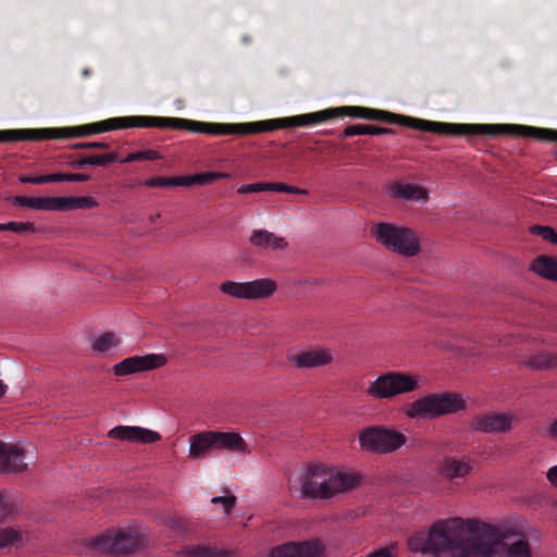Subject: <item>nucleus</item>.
<instances>
[{"label": "nucleus", "mask_w": 557, "mask_h": 557, "mask_svg": "<svg viewBox=\"0 0 557 557\" xmlns=\"http://www.w3.org/2000/svg\"><path fill=\"white\" fill-rule=\"evenodd\" d=\"M8 450L12 451L8 454L4 472H24L27 470L29 463L37 461L38 455L37 449L33 444L29 443H9Z\"/></svg>", "instance_id": "6ab92c4d"}, {"label": "nucleus", "mask_w": 557, "mask_h": 557, "mask_svg": "<svg viewBox=\"0 0 557 557\" xmlns=\"http://www.w3.org/2000/svg\"><path fill=\"white\" fill-rule=\"evenodd\" d=\"M45 184L55 182H66V173H52L44 175Z\"/></svg>", "instance_id": "49530a36"}, {"label": "nucleus", "mask_w": 557, "mask_h": 557, "mask_svg": "<svg viewBox=\"0 0 557 557\" xmlns=\"http://www.w3.org/2000/svg\"><path fill=\"white\" fill-rule=\"evenodd\" d=\"M277 289L274 280L265 277L249 282L225 281L220 285V290L233 298L244 300H257L272 296Z\"/></svg>", "instance_id": "f8f14e48"}, {"label": "nucleus", "mask_w": 557, "mask_h": 557, "mask_svg": "<svg viewBox=\"0 0 557 557\" xmlns=\"http://www.w3.org/2000/svg\"><path fill=\"white\" fill-rule=\"evenodd\" d=\"M77 147H81V148H100V149H103V148H108L109 145L106 144V143H101V141H92V143H85V144H79L77 145Z\"/></svg>", "instance_id": "3c124183"}, {"label": "nucleus", "mask_w": 557, "mask_h": 557, "mask_svg": "<svg viewBox=\"0 0 557 557\" xmlns=\"http://www.w3.org/2000/svg\"><path fill=\"white\" fill-rule=\"evenodd\" d=\"M108 435L111 438L139 444H152L161 440V435L157 431L129 425L115 426L109 431Z\"/></svg>", "instance_id": "aec40b11"}, {"label": "nucleus", "mask_w": 557, "mask_h": 557, "mask_svg": "<svg viewBox=\"0 0 557 557\" xmlns=\"http://www.w3.org/2000/svg\"><path fill=\"white\" fill-rule=\"evenodd\" d=\"M29 540L26 530L15 527L0 529V549L20 547Z\"/></svg>", "instance_id": "393cba45"}, {"label": "nucleus", "mask_w": 557, "mask_h": 557, "mask_svg": "<svg viewBox=\"0 0 557 557\" xmlns=\"http://www.w3.org/2000/svg\"><path fill=\"white\" fill-rule=\"evenodd\" d=\"M372 234L386 248L406 257H413L420 251V240L417 234L404 226L392 223H379Z\"/></svg>", "instance_id": "1a4fd4ad"}, {"label": "nucleus", "mask_w": 557, "mask_h": 557, "mask_svg": "<svg viewBox=\"0 0 557 557\" xmlns=\"http://www.w3.org/2000/svg\"><path fill=\"white\" fill-rule=\"evenodd\" d=\"M513 418L507 413H488L478 417L474 428L487 433H505L512 426Z\"/></svg>", "instance_id": "412c9836"}, {"label": "nucleus", "mask_w": 557, "mask_h": 557, "mask_svg": "<svg viewBox=\"0 0 557 557\" xmlns=\"http://www.w3.org/2000/svg\"><path fill=\"white\" fill-rule=\"evenodd\" d=\"M98 201L94 197H57V211H67L83 208H95Z\"/></svg>", "instance_id": "cd10ccee"}, {"label": "nucleus", "mask_w": 557, "mask_h": 557, "mask_svg": "<svg viewBox=\"0 0 557 557\" xmlns=\"http://www.w3.org/2000/svg\"><path fill=\"white\" fill-rule=\"evenodd\" d=\"M327 490L329 499L355 490L360 485L362 476L358 471L351 469H341L329 466Z\"/></svg>", "instance_id": "a211bd4d"}, {"label": "nucleus", "mask_w": 557, "mask_h": 557, "mask_svg": "<svg viewBox=\"0 0 557 557\" xmlns=\"http://www.w3.org/2000/svg\"><path fill=\"white\" fill-rule=\"evenodd\" d=\"M547 433L552 438H557V420L550 423L547 429Z\"/></svg>", "instance_id": "603ef678"}, {"label": "nucleus", "mask_w": 557, "mask_h": 557, "mask_svg": "<svg viewBox=\"0 0 557 557\" xmlns=\"http://www.w3.org/2000/svg\"><path fill=\"white\" fill-rule=\"evenodd\" d=\"M104 126V121H101L75 127L23 129V133H28L25 139L81 137L89 134L107 132V129L103 128Z\"/></svg>", "instance_id": "f3484780"}, {"label": "nucleus", "mask_w": 557, "mask_h": 557, "mask_svg": "<svg viewBox=\"0 0 557 557\" xmlns=\"http://www.w3.org/2000/svg\"><path fill=\"white\" fill-rule=\"evenodd\" d=\"M395 546L384 547L380 550H374L368 554L366 557H395Z\"/></svg>", "instance_id": "c03bdc74"}, {"label": "nucleus", "mask_w": 557, "mask_h": 557, "mask_svg": "<svg viewBox=\"0 0 557 557\" xmlns=\"http://www.w3.org/2000/svg\"><path fill=\"white\" fill-rule=\"evenodd\" d=\"M144 185L149 188L185 187V176H153L146 180Z\"/></svg>", "instance_id": "c756f323"}, {"label": "nucleus", "mask_w": 557, "mask_h": 557, "mask_svg": "<svg viewBox=\"0 0 557 557\" xmlns=\"http://www.w3.org/2000/svg\"><path fill=\"white\" fill-rule=\"evenodd\" d=\"M522 361L524 364L532 368H545L552 363V358L547 354L539 352L530 359H523Z\"/></svg>", "instance_id": "4c0bfd02"}, {"label": "nucleus", "mask_w": 557, "mask_h": 557, "mask_svg": "<svg viewBox=\"0 0 557 557\" xmlns=\"http://www.w3.org/2000/svg\"><path fill=\"white\" fill-rule=\"evenodd\" d=\"M228 175L226 173L220 172H202L194 175H188L185 176V187L209 184L216 180L225 178Z\"/></svg>", "instance_id": "2f4dec72"}, {"label": "nucleus", "mask_w": 557, "mask_h": 557, "mask_svg": "<svg viewBox=\"0 0 557 557\" xmlns=\"http://www.w3.org/2000/svg\"><path fill=\"white\" fill-rule=\"evenodd\" d=\"M168 362L164 354L135 355L123 359L113 366V373L116 376H126L138 372L160 369Z\"/></svg>", "instance_id": "4468645a"}, {"label": "nucleus", "mask_w": 557, "mask_h": 557, "mask_svg": "<svg viewBox=\"0 0 557 557\" xmlns=\"http://www.w3.org/2000/svg\"><path fill=\"white\" fill-rule=\"evenodd\" d=\"M474 520L451 517L435 521L428 531L407 540L408 549L423 557H531L524 535L487 525L479 536H468Z\"/></svg>", "instance_id": "f257e3e1"}, {"label": "nucleus", "mask_w": 557, "mask_h": 557, "mask_svg": "<svg viewBox=\"0 0 557 557\" xmlns=\"http://www.w3.org/2000/svg\"><path fill=\"white\" fill-rule=\"evenodd\" d=\"M89 180L87 174L83 173H66V182H86Z\"/></svg>", "instance_id": "09e8293b"}, {"label": "nucleus", "mask_w": 557, "mask_h": 557, "mask_svg": "<svg viewBox=\"0 0 557 557\" xmlns=\"http://www.w3.org/2000/svg\"><path fill=\"white\" fill-rule=\"evenodd\" d=\"M341 110L331 108L313 113L295 115L284 119H275L244 124L210 123V135L220 136L228 134H247L268 132L289 126H307L318 124L330 119L339 117Z\"/></svg>", "instance_id": "7ed1b4c3"}, {"label": "nucleus", "mask_w": 557, "mask_h": 557, "mask_svg": "<svg viewBox=\"0 0 557 557\" xmlns=\"http://www.w3.org/2000/svg\"><path fill=\"white\" fill-rule=\"evenodd\" d=\"M104 127L108 131L121 129L126 127H159L173 129H187L193 133L209 134L210 123L189 121L178 117H158V116H122L104 120Z\"/></svg>", "instance_id": "6e6552de"}, {"label": "nucleus", "mask_w": 557, "mask_h": 557, "mask_svg": "<svg viewBox=\"0 0 557 557\" xmlns=\"http://www.w3.org/2000/svg\"><path fill=\"white\" fill-rule=\"evenodd\" d=\"M391 129L374 126V125H364V124H356L348 126L344 129L343 136L350 137V136H357V135H382L389 133Z\"/></svg>", "instance_id": "7c9ffc66"}, {"label": "nucleus", "mask_w": 557, "mask_h": 557, "mask_svg": "<svg viewBox=\"0 0 557 557\" xmlns=\"http://www.w3.org/2000/svg\"><path fill=\"white\" fill-rule=\"evenodd\" d=\"M546 478L548 482L557 488V466H553L547 470Z\"/></svg>", "instance_id": "8fccbe9b"}, {"label": "nucleus", "mask_w": 557, "mask_h": 557, "mask_svg": "<svg viewBox=\"0 0 557 557\" xmlns=\"http://www.w3.org/2000/svg\"><path fill=\"white\" fill-rule=\"evenodd\" d=\"M20 182L24 184H45L44 175L39 176H29V175H22L20 176Z\"/></svg>", "instance_id": "de8ad7c7"}, {"label": "nucleus", "mask_w": 557, "mask_h": 557, "mask_svg": "<svg viewBox=\"0 0 557 557\" xmlns=\"http://www.w3.org/2000/svg\"><path fill=\"white\" fill-rule=\"evenodd\" d=\"M269 191L289 193L296 195L307 194V190L285 183H269Z\"/></svg>", "instance_id": "ea45409f"}, {"label": "nucleus", "mask_w": 557, "mask_h": 557, "mask_svg": "<svg viewBox=\"0 0 557 557\" xmlns=\"http://www.w3.org/2000/svg\"><path fill=\"white\" fill-rule=\"evenodd\" d=\"M160 158H161V156L159 154L158 151L149 149V150H145V151H137V152L129 153L125 158L120 159L119 161L122 163H129V162L141 161V160L153 161V160H158Z\"/></svg>", "instance_id": "f704fd0d"}, {"label": "nucleus", "mask_w": 557, "mask_h": 557, "mask_svg": "<svg viewBox=\"0 0 557 557\" xmlns=\"http://www.w3.org/2000/svg\"><path fill=\"white\" fill-rule=\"evenodd\" d=\"M211 503L214 505H220L223 509V512L225 515H230L235 506L236 497L228 493L227 495L224 496L213 497L211 499Z\"/></svg>", "instance_id": "58836bf2"}, {"label": "nucleus", "mask_w": 557, "mask_h": 557, "mask_svg": "<svg viewBox=\"0 0 557 557\" xmlns=\"http://www.w3.org/2000/svg\"><path fill=\"white\" fill-rule=\"evenodd\" d=\"M147 536L146 528L129 524L117 530L106 531L92 539L88 545L97 554L126 555L144 547Z\"/></svg>", "instance_id": "39448f33"}, {"label": "nucleus", "mask_w": 557, "mask_h": 557, "mask_svg": "<svg viewBox=\"0 0 557 557\" xmlns=\"http://www.w3.org/2000/svg\"><path fill=\"white\" fill-rule=\"evenodd\" d=\"M20 507L17 496L9 493H0V519L15 513Z\"/></svg>", "instance_id": "72a5a7b5"}, {"label": "nucleus", "mask_w": 557, "mask_h": 557, "mask_svg": "<svg viewBox=\"0 0 557 557\" xmlns=\"http://www.w3.org/2000/svg\"><path fill=\"white\" fill-rule=\"evenodd\" d=\"M0 231H11L14 233H35L36 228L32 222H8L0 223Z\"/></svg>", "instance_id": "c9c22d12"}, {"label": "nucleus", "mask_w": 557, "mask_h": 557, "mask_svg": "<svg viewBox=\"0 0 557 557\" xmlns=\"http://www.w3.org/2000/svg\"><path fill=\"white\" fill-rule=\"evenodd\" d=\"M249 242L253 247L267 251H281L288 246L286 238L268 230L252 231Z\"/></svg>", "instance_id": "4be33fe9"}, {"label": "nucleus", "mask_w": 557, "mask_h": 557, "mask_svg": "<svg viewBox=\"0 0 557 557\" xmlns=\"http://www.w3.org/2000/svg\"><path fill=\"white\" fill-rule=\"evenodd\" d=\"M28 133L21 131H0V143L24 140Z\"/></svg>", "instance_id": "79ce46f5"}, {"label": "nucleus", "mask_w": 557, "mask_h": 557, "mask_svg": "<svg viewBox=\"0 0 557 557\" xmlns=\"http://www.w3.org/2000/svg\"><path fill=\"white\" fill-rule=\"evenodd\" d=\"M188 458L199 460L211 450H226L247 455L250 453L247 442L239 433L221 431H201L189 437Z\"/></svg>", "instance_id": "423d86ee"}, {"label": "nucleus", "mask_w": 557, "mask_h": 557, "mask_svg": "<svg viewBox=\"0 0 557 557\" xmlns=\"http://www.w3.org/2000/svg\"><path fill=\"white\" fill-rule=\"evenodd\" d=\"M237 191L239 194L269 191V183H253L242 185Z\"/></svg>", "instance_id": "37998d69"}, {"label": "nucleus", "mask_w": 557, "mask_h": 557, "mask_svg": "<svg viewBox=\"0 0 557 557\" xmlns=\"http://www.w3.org/2000/svg\"><path fill=\"white\" fill-rule=\"evenodd\" d=\"M329 466L314 463L305 467L299 482L292 487L300 498L329 499Z\"/></svg>", "instance_id": "9b49d317"}, {"label": "nucleus", "mask_w": 557, "mask_h": 557, "mask_svg": "<svg viewBox=\"0 0 557 557\" xmlns=\"http://www.w3.org/2000/svg\"><path fill=\"white\" fill-rule=\"evenodd\" d=\"M405 124L424 132L445 135H491L503 133H515L523 136H534L542 140L557 141V131L536 128L532 126L518 125H493V124H453L444 122L423 121L413 117H401Z\"/></svg>", "instance_id": "f03ea898"}, {"label": "nucleus", "mask_w": 557, "mask_h": 557, "mask_svg": "<svg viewBox=\"0 0 557 557\" xmlns=\"http://www.w3.org/2000/svg\"><path fill=\"white\" fill-rule=\"evenodd\" d=\"M325 545L320 539L302 542H286L272 547L269 557H323Z\"/></svg>", "instance_id": "dca6fc26"}, {"label": "nucleus", "mask_w": 557, "mask_h": 557, "mask_svg": "<svg viewBox=\"0 0 557 557\" xmlns=\"http://www.w3.org/2000/svg\"><path fill=\"white\" fill-rule=\"evenodd\" d=\"M362 449L375 454H389L406 444V436L392 426L376 425L362 430L359 434Z\"/></svg>", "instance_id": "9d476101"}, {"label": "nucleus", "mask_w": 557, "mask_h": 557, "mask_svg": "<svg viewBox=\"0 0 557 557\" xmlns=\"http://www.w3.org/2000/svg\"><path fill=\"white\" fill-rule=\"evenodd\" d=\"M339 116L349 115L355 117H361L366 120H381L387 122H394L396 115L375 109L362 108V107H339Z\"/></svg>", "instance_id": "b1692460"}, {"label": "nucleus", "mask_w": 557, "mask_h": 557, "mask_svg": "<svg viewBox=\"0 0 557 557\" xmlns=\"http://www.w3.org/2000/svg\"><path fill=\"white\" fill-rule=\"evenodd\" d=\"M121 344V339L113 333H102L96 336L90 344V350L95 356H102L115 350Z\"/></svg>", "instance_id": "bb28decb"}, {"label": "nucleus", "mask_w": 557, "mask_h": 557, "mask_svg": "<svg viewBox=\"0 0 557 557\" xmlns=\"http://www.w3.org/2000/svg\"><path fill=\"white\" fill-rule=\"evenodd\" d=\"M532 232L545 240L557 244V233L549 226H533Z\"/></svg>", "instance_id": "a19ab883"}, {"label": "nucleus", "mask_w": 557, "mask_h": 557, "mask_svg": "<svg viewBox=\"0 0 557 557\" xmlns=\"http://www.w3.org/2000/svg\"><path fill=\"white\" fill-rule=\"evenodd\" d=\"M531 270L544 278L557 282V260L549 257L536 258Z\"/></svg>", "instance_id": "c85d7f7f"}, {"label": "nucleus", "mask_w": 557, "mask_h": 557, "mask_svg": "<svg viewBox=\"0 0 557 557\" xmlns=\"http://www.w3.org/2000/svg\"><path fill=\"white\" fill-rule=\"evenodd\" d=\"M426 380L412 372L389 371L368 382L366 395L372 400H391L420 389Z\"/></svg>", "instance_id": "20e7f679"}, {"label": "nucleus", "mask_w": 557, "mask_h": 557, "mask_svg": "<svg viewBox=\"0 0 557 557\" xmlns=\"http://www.w3.org/2000/svg\"><path fill=\"white\" fill-rule=\"evenodd\" d=\"M387 193L391 197L400 200L418 202H425L428 200V190L411 183H393L388 186Z\"/></svg>", "instance_id": "5701e85b"}, {"label": "nucleus", "mask_w": 557, "mask_h": 557, "mask_svg": "<svg viewBox=\"0 0 557 557\" xmlns=\"http://www.w3.org/2000/svg\"><path fill=\"white\" fill-rule=\"evenodd\" d=\"M334 356L332 349L314 346L305 349H289L286 359L297 369H312L330 364L334 360Z\"/></svg>", "instance_id": "ddd939ff"}, {"label": "nucleus", "mask_w": 557, "mask_h": 557, "mask_svg": "<svg viewBox=\"0 0 557 557\" xmlns=\"http://www.w3.org/2000/svg\"><path fill=\"white\" fill-rule=\"evenodd\" d=\"M117 161L115 153L89 156L79 161L81 165H106L109 162Z\"/></svg>", "instance_id": "e433bc0d"}, {"label": "nucleus", "mask_w": 557, "mask_h": 557, "mask_svg": "<svg viewBox=\"0 0 557 557\" xmlns=\"http://www.w3.org/2000/svg\"><path fill=\"white\" fill-rule=\"evenodd\" d=\"M474 467L468 456H446L436 465V472L453 485L463 483Z\"/></svg>", "instance_id": "2eb2a0df"}, {"label": "nucleus", "mask_w": 557, "mask_h": 557, "mask_svg": "<svg viewBox=\"0 0 557 557\" xmlns=\"http://www.w3.org/2000/svg\"><path fill=\"white\" fill-rule=\"evenodd\" d=\"M8 444L9 443H3V442H0V473H3L5 471V462L7 461V456L8 454H10L11 451L8 450Z\"/></svg>", "instance_id": "a18cd8bd"}, {"label": "nucleus", "mask_w": 557, "mask_h": 557, "mask_svg": "<svg viewBox=\"0 0 557 557\" xmlns=\"http://www.w3.org/2000/svg\"><path fill=\"white\" fill-rule=\"evenodd\" d=\"M466 406L462 397L456 393H433L419 397L404 408L407 418L434 419L455 413Z\"/></svg>", "instance_id": "0eeeda50"}, {"label": "nucleus", "mask_w": 557, "mask_h": 557, "mask_svg": "<svg viewBox=\"0 0 557 557\" xmlns=\"http://www.w3.org/2000/svg\"><path fill=\"white\" fill-rule=\"evenodd\" d=\"M7 393V385L0 381V398Z\"/></svg>", "instance_id": "864d4df0"}, {"label": "nucleus", "mask_w": 557, "mask_h": 557, "mask_svg": "<svg viewBox=\"0 0 557 557\" xmlns=\"http://www.w3.org/2000/svg\"><path fill=\"white\" fill-rule=\"evenodd\" d=\"M184 557H225L226 553L211 546H188L182 552Z\"/></svg>", "instance_id": "473e14b6"}, {"label": "nucleus", "mask_w": 557, "mask_h": 557, "mask_svg": "<svg viewBox=\"0 0 557 557\" xmlns=\"http://www.w3.org/2000/svg\"><path fill=\"white\" fill-rule=\"evenodd\" d=\"M13 203L37 211H57V197L15 196Z\"/></svg>", "instance_id": "a878e982"}]
</instances>
